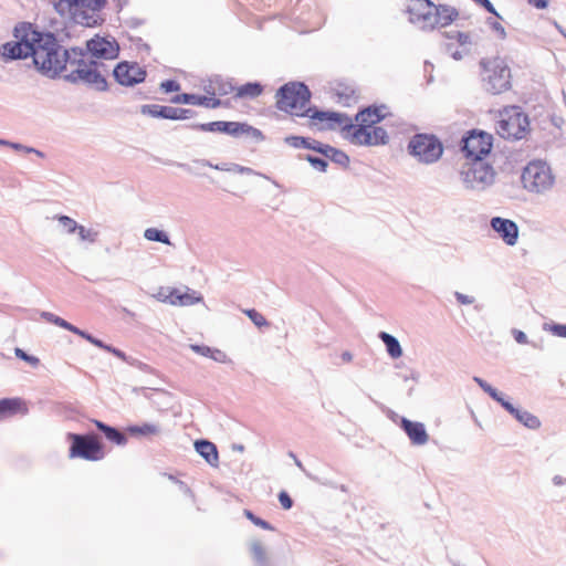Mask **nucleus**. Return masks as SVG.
Here are the masks:
<instances>
[{
    "label": "nucleus",
    "instance_id": "obj_1",
    "mask_svg": "<svg viewBox=\"0 0 566 566\" xmlns=\"http://www.w3.org/2000/svg\"><path fill=\"white\" fill-rule=\"evenodd\" d=\"M406 14L411 24L423 31L447 28L460 17L455 7L436 4L431 0H409Z\"/></svg>",
    "mask_w": 566,
    "mask_h": 566
},
{
    "label": "nucleus",
    "instance_id": "obj_2",
    "mask_svg": "<svg viewBox=\"0 0 566 566\" xmlns=\"http://www.w3.org/2000/svg\"><path fill=\"white\" fill-rule=\"evenodd\" d=\"M318 129L346 128L352 143L356 145L385 144L388 135L385 129H370L366 125L357 123L353 125L350 118L335 112H316L311 116Z\"/></svg>",
    "mask_w": 566,
    "mask_h": 566
},
{
    "label": "nucleus",
    "instance_id": "obj_3",
    "mask_svg": "<svg viewBox=\"0 0 566 566\" xmlns=\"http://www.w3.org/2000/svg\"><path fill=\"white\" fill-rule=\"evenodd\" d=\"M31 56L35 67L49 77L61 74L69 62L67 51L61 46L52 34L39 32Z\"/></svg>",
    "mask_w": 566,
    "mask_h": 566
},
{
    "label": "nucleus",
    "instance_id": "obj_4",
    "mask_svg": "<svg viewBox=\"0 0 566 566\" xmlns=\"http://www.w3.org/2000/svg\"><path fill=\"white\" fill-rule=\"evenodd\" d=\"M276 107L280 111L294 116H311L317 111L312 112L308 107L311 93L306 85L297 82L284 84L276 93Z\"/></svg>",
    "mask_w": 566,
    "mask_h": 566
},
{
    "label": "nucleus",
    "instance_id": "obj_5",
    "mask_svg": "<svg viewBox=\"0 0 566 566\" xmlns=\"http://www.w3.org/2000/svg\"><path fill=\"white\" fill-rule=\"evenodd\" d=\"M528 129V118L517 106L499 112L495 130L504 139H521Z\"/></svg>",
    "mask_w": 566,
    "mask_h": 566
},
{
    "label": "nucleus",
    "instance_id": "obj_6",
    "mask_svg": "<svg viewBox=\"0 0 566 566\" xmlns=\"http://www.w3.org/2000/svg\"><path fill=\"white\" fill-rule=\"evenodd\" d=\"M15 42H7L0 46V55L6 60L24 59L31 55L33 43L39 31L32 24L22 23L14 29Z\"/></svg>",
    "mask_w": 566,
    "mask_h": 566
},
{
    "label": "nucleus",
    "instance_id": "obj_7",
    "mask_svg": "<svg viewBox=\"0 0 566 566\" xmlns=\"http://www.w3.org/2000/svg\"><path fill=\"white\" fill-rule=\"evenodd\" d=\"M483 67L482 77L488 91L492 94H500L511 87V71L507 63L496 56L481 62Z\"/></svg>",
    "mask_w": 566,
    "mask_h": 566
},
{
    "label": "nucleus",
    "instance_id": "obj_8",
    "mask_svg": "<svg viewBox=\"0 0 566 566\" xmlns=\"http://www.w3.org/2000/svg\"><path fill=\"white\" fill-rule=\"evenodd\" d=\"M74 22L84 27H95L101 23V10L106 0H61Z\"/></svg>",
    "mask_w": 566,
    "mask_h": 566
},
{
    "label": "nucleus",
    "instance_id": "obj_9",
    "mask_svg": "<svg viewBox=\"0 0 566 566\" xmlns=\"http://www.w3.org/2000/svg\"><path fill=\"white\" fill-rule=\"evenodd\" d=\"M408 150L418 161L432 164L441 158L443 145L434 135L417 134L410 139Z\"/></svg>",
    "mask_w": 566,
    "mask_h": 566
},
{
    "label": "nucleus",
    "instance_id": "obj_10",
    "mask_svg": "<svg viewBox=\"0 0 566 566\" xmlns=\"http://www.w3.org/2000/svg\"><path fill=\"white\" fill-rule=\"evenodd\" d=\"M522 184L531 192H543L553 186L554 176L546 163L534 160L524 168Z\"/></svg>",
    "mask_w": 566,
    "mask_h": 566
},
{
    "label": "nucleus",
    "instance_id": "obj_11",
    "mask_svg": "<svg viewBox=\"0 0 566 566\" xmlns=\"http://www.w3.org/2000/svg\"><path fill=\"white\" fill-rule=\"evenodd\" d=\"M72 441L70 447V458H81L87 461H98L105 457L103 444L95 434L70 433Z\"/></svg>",
    "mask_w": 566,
    "mask_h": 566
},
{
    "label": "nucleus",
    "instance_id": "obj_12",
    "mask_svg": "<svg viewBox=\"0 0 566 566\" xmlns=\"http://www.w3.org/2000/svg\"><path fill=\"white\" fill-rule=\"evenodd\" d=\"M494 180L493 167L483 161H474L463 171L464 184L473 190H485L494 184Z\"/></svg>",
    "mask_w": 566,
    "mask_h": 566
},
{
    "label": "nucleus",
    "instance_id": "obj_13",
    "mask_svg": "<svg viewBox=\"0 0 566 566\" xmlns=\"http://www.w3.org/2000/svg\"><path fill=\"white\" fill-rule=\"evenodd\" d=\"M492 148V136L484 132L472 130L469 136L463 139L462 150L467 158L474 161H482Z\"/></svg>",
    "mask_w": 566,
    "mask_h": 566
},
{
    "label": "nucleus",
    "instance_id": "obj_14",
    "mask_svg": "<svg viewBox=\"0 0 566 566\" xmlns=\"http://www.w3.org/2000/svg\"><path fill=\"white\" fill-rule=\"evenodd\" d=\"M447 38L452 40L447 50L454 60H462L472 53L475 41L470 32L457 31L453 34L448 33Z\"/></svg>",
    "mask_w": 566,
    "mask_h": 566
},
{
    "label": "nucleus",
    "instance_id": "obj_15",
    "mask_svg": "<svg viewBox=\"0 0 566 566\" xmlns=\"http://www.w3.org/2000/svg\"><path fill=\"white\" fill-rule=\"evenodd\" d=\"M116 81L125 86H132L143 82L146 71L136 62H120L113 71Z\"/></svg>",
    "mask_w": 566,
    "mask_h": 566
},
{
    "label": "nucleus",
    "instance_id": "obj_16",
    "mask_svg": "<svg viewBox=\"0 0 566 566\" xmlns=\"http://www.w3.org/2000/svg\"><path fill=\"white\" fill-rule=\"evenodd\" d=\"M87 50L96 59L112 60L118 55V44L114 40L95 36L87 41Z\"/></svg>",
    "mask_w": 566,
    "mask_h": 566
},
{
    "label": "nucleus",
    "instance_id": "obj_17",
    "mask_svg": "<svg viewBox=\"0 0 566 566\" xmlns=\"http://www.w3.org/2000/svg\"><path fill=\"white\" fill-rule=\"evenodd\" d=\"M491 226L507 245L516 244L518 228L515 222L509 219L495 217L491 220Z\"/></svg>",
    "mask_w": 566,
    "mask_h": 566
},
{
    "label": "nucleus",
    "instance_id": "obj_18",
    "mask_svg": "<svg viewBox=\"0 0 566 566\" xmlns=\"http://www.w3.org/2000/svg\"><path fill=\"white\" fill-rule=\"evenodd\" d=\"M176 104H191L203 106L207 108H217L221 105V101L214 96H200L195 94L182 93L171 99Z\"/></svg>",
    "mask_w": 566,
    "mask_h": 566
},
{
    "label": "nucleus",
    "instance_id": "obj_19",
    "mask_svg": "<svg viewBox=\"0 0 566 566\" xmlns=\"http://www.w3.org/2000/svg\"><path fill=\"white\" fill-rule=\"evenodd\" d=\"M331 93L337 98V102L349 104L353 101L357 99V90L356 87L343 80L334 81L331 84Z\"/></svg>",
    "mask_w": 566,
    "mask_h": 566
},
{
    "label": "nucleus",
    "instance_id": "obj_20",
    "mask_svg": "<svg viewBox=\"0 0 566 566\" xmlns=\"http://www.w3.org/2000/svg\"><path fill=\"white\" fill-rule=\"evenodd\" d=\"M223 134H228L234 137H238L240 135H248L251 136L254 139H263V135L261 130L258 128L252 127L251 125L247 123H239V122H224L222 124Z\"/></svg>",
    "mask_w": 566,
    "mask_h": 566
},
{
    "label": "nucleus",
    "instance_id": "obj_21",
    "mask_svg": "<svg viewBox=\"0 0 566 566\" xmlns=\"http://www.w3.org/2000/svg\"><path fill=\"white\" fill-rule=\"evenodd\" d=\"M401 428L405 430L413 444H424L429 439L424 426L421 422H415L402 418Z\"/></svg>",
    "mask_w": 566,
    "mask_h": 566
},
{
    "label": "nucleus",
    "instance_id": "obj_22",
    "mask_svg": "<svg viewBox=\"0 0 566 566\" xmlns=\"http://www.w3.org/2000/svg\"><path fill=\"white\" fill-rule=\"evenodd\" d=\"M28 406L21 398H4L0 400V420L15 415H25Z\"/></svg>",
    "mask_w": 566,
    "mask_h": 566
},
{
    "label": "nucleus",
    "instance_id": "obj_23",
    "mask_svg": "<svg viewBox=\"0 0 566 566\" xmlns=\"http://www.w3.org/2000/svg\"><path fill=\"white\" fill-rule=\"evenodd\" d=\"M69 77L72 81L81 80L87 83H95L102 85V87L105 85V80L98 73L88 69L86 64L78 63L77 67L72 71Z\"/></svg>",
    "mask_w": 566,
    "mask_h": 566
},
{
    "label": "nucleus",
    "instance_id": "obj_24",
    "mask_svg": "<svg viewBox=\"0 0 566 566\" xmlns=\"http://www.w3.org/2000/svg\"><path fill=\"white\" fill-rule=\"evenodd\" d=\"M169 304L175 306H188L200 301L196 293H189L188 291H181L179 289H169Z\"/></svg>",
    "mask_w": 566,
    "mask_h": 566
},
{
    "label": "nucleus",
    "instance_id": "obj_25",
    "mask_svg": "<svg viewBox=\"0 0 566 566\" xmlns=\"http://www.w3.org/2000/svg\"><path fill=\"white\" fill-rule=\"evenodd\" d=\"M382 118L380 111L377 107H368L356 115V122L370 129H382L381 127L376 126Z\"/></svg>",
    "mask_w": 566,
    "mask_h": 566
},
{
    "label": "nucleus",
    "instance_id": "obj_26",
    "mask_svg": "<svg viewBox=\"0 0 566 566\" xmlns=\"http://www.w3.org/2000/svg\"><path fill=\"white\" fill-rule=\"evenodd\" d=\"M502 406L512 415L515 416V418L521 421L525 427L530 429H536L541 426V422L537 417L533 416L532 413L527 411H521L518 409H515L510 402H502Z\"/></svg>",
    "mask_w": 566,
    "mask_h": 566
},
{
    "label": "nucleus",
    "instance_id": "obj_27",
    "mask_svg": "<svg viewBox=\"0 0 566 566\" xmlns=\"http://www.w3.org/2000/svg\"><path fill=\"white\" fill-rule=\"evenodd\" d=\"M197 452L206 459V461L210 464H216L218 462V450L217 447L207 440L197 441L196 444Z\"/></svg>",
    "mask_w": 566,
    "mask_h": 566
},
{
    "label": "nucleus",
    "instance_id": "obj_28",
    "mask_svg": "<svg viewBox=\"0 0 566 566\" xmlns=\"http://www.w3.org/2000/svg\"><path fill=\"white\" fill-rule=\"evenodd\" d=\"M94 423H95V426H96V428L98 430L104 432L105 437L109 441H112V442H114V443H116L118 446L126 444V442H127L126 436L124 433H122L120 431H118L117 429H115L113 427H109V426H107V424H105V423H103L102 421H98V420H94Z\"/></svg>",
    "mask_w": 566,
    "mask_h": 566
},
{
    "label": "nucleus",
    "instance_id": "obj_29",
    "mask_svg": "<svg viewBox=\"0 0 566 566\" xmlns=\"http://www.w3.org/2000/svg\"><path fill=\"white\" fill-rule=\"evenodd\" d=\"M263 92L260 83H247L234 88L235 98H255Z\"/></svg>",
    "mask_w": 566,
    "mask_h": 566
},
{
    "label": "nucleus",
    "instance_id": "obj_30",
    "mask_svg": "<svg viewBox=\"0 0 566 566\" xmlns=\"http://www.w3.org/2000/svg\"><path fill=\"white\" fill-rule=\"evenodd\" d=\"M142 113L151 117H163L167 119H172L175 114L174 107L161 105H144L142 106Z\"/></svg>",
    "mask_w": 566,
    "mask_h": 566
},
{
    "label": "nucleus",
    "instance_id": "obj_31",
    "mask_svg": "<svg viewBox=\"0 0 566 566\" xmlns=\"http://www.w3.org/2000/svg\"><path fill=\"white\" fill-rule=\"evenodd\" d=\"M379 337L385 343L387 352L392 358H399L402 355L400 344L394 336L386 332H381Z\"/></svg>",
    "mask_w": 566,
    "mask_h": 566
},
{
    "label": "nucleus",
    "instance_id": "obj_32",
    "mask_svg": "<svg viewBox=\"0 0 566 566\" xmlns=\"http://www.w3.org/2000/svg\"><path fill=\"white\" fill-rule=\"evenodd\" d=\"M251 555L253 560L260 566H266L269 563L266 549L260 542H254L251 545Z\"/></svg>",
    "mask_w": 566,
    "mask_h": 566
},
{
    "label": "nucleus",
    "instance_id": "obj_33",
    "mask_svg": "<svg viewBox=\"0 0 566 566\" xmlns=\"http://www.w3.org/2000/svg\"><path fill=\"white\" fill-rule=\"evenodd\" d=\"M325 157L332 159L335 163H338L340 165H347L349 163L348 156L337 150L336 148L332 146H324Z\"/></svg>",
    "mask_w": 566,
    "mask_h": 566
},
{
    "label": "nucleus",
    "instance_id": "obj_34",
    "mask_svg": "<svg viewBox=\"0 0 566 566\" xmlns=\"http://www.w3.org/2000/svg\"><path fill=\"white\" fill-rule=\"evenodd\" d=\"M128 431L133 434L154 436L159 433V428L155 424L144 423L142 426L129 427Z\"/></svg>",
    "mask_w": 566,
    "mask_h": 566
},
{
    "label": "nucleus",
    "instance_id": "obj_35",
    "mask_svg": "<svg viewBox=\"0 0 566 566\" xmlns=\"http://www.w3.org/2000/svg\"><path fill=\"white\" fill-rule=\"evenodd\" d=\"M144 237L149 241H157L165 244H170L169 238L156 228H148L144 232Z\"/></svg>",
    "mask_w": 566,
    "mask_h": 566
},
{
    "label": "nucleus",
    "instance_id": "obj_36",
    "mask_svg": "<svg viewBox=\"0 0 566 566\" xmlns=\"http://www.w3.org/2000/svg\"><path fill=\"white\" fill-rule=\"evenodd\" d=\"M223 120L211 122L206 124L196 125V128L202 132H211V133H223L222 124Z\"/></svg>",
    "mask_w": 566,
    "mask_h": 566
},
{
    "label": "nucleus",
    "instance_id": "obj_37",
    "mask_svg": "<svg viewBox=\"0 0 566 566\" xmlns=\"http://www.w3.org/2000/svg\"><path fill=\"white\" fill-rule=\"evenodd\" d=\"M244 515L256 526H260L263 530L273 531V526L270 525L266 521L255 516L251 511L245 510Z\"/></svg>",
    "mask_w": 566,
    "mask_h": 566
},
{
    "label": "nucleus",
    "instance_id": "obj_38",
    "mask_svg": "<svg viewBox=\"0 0 566 566\" xmlns=\"http://www.w3.org/2000/svg\"><path fill=\"white\" fill-rule=\"evenodd\" d=\"M245 314L250 317V319L259 327L266 326L268 322L265 317L255 310H248Z\"/></svg>",
    "mask_w": 566,
    "mask_h": 566
},
{
    "label": "nucleus",
    "instance_id": "obj_39",
    "mask_svg": "<svg viewBox=\"0 0 566 566\" xmlns=\"http://www.w3.org/2000/svg\"><path fill=\"white\" fill-rule=\"evenodd\" d=\"M286 143L295 148H307L308 138L301 136H291L286 138Z\"/></svg>",
    "mask_w": 566,
    "mask_h": 566
},
{
    "label": "nucleus",
    "instance_id": "obj_40",
    "mask_svg": "<svg viewBox=\"0 0 566 566\" xmlns=\"http://www.w3.org/2000/svg\"><path fill=\"white\" fill-rule=\"evenodd\" d=\"M59 221L66 229V231L69 233L75 232L78 227L77 223L67 216L59 217Z\"/></svg>",
    "mask_w": 566,
    "mask_h": 566
},
{
    "label": "nucleus",
    "instance_id": "obj_41",
    "mask_svg": "<svg viewBox=\"0 0 566 566\" xmlns=\"http://www.w3.org/2000/svg\"><path fill=\"white\" fill-rule=\"evenodd\" d=\"M76 231H78V235L84 241L94 242L96 239V232L93 230L85 229L83 226H78Z\"/></svg>",
    "mask_w": 566,
    "mask_h": 566
},
{
    "label": "nucleus",
    "instance_id": "obj_42",
    "mask_svg": "<svg viewBox=\"0 0 566 566\" xmlns=\"http://www.w3.org/2000/svg\"><path fill=\"white\" fill-rule=\"evenodd\" d=\"M174 117L172 119H188L192 117L193 111L187 108H176L174 107Z\"/></svg>",
    "mask_w": 566,
    "mask_h": 566
},
{
    "label": "nucleus",
    "instance_id": "obj_43",
    "mask_svg": "<svg viewBox=\"0 0 566 566\" xmlns=\"http://www.w3.org/2000/svg\"><path fill=\"white\" fill-rule=\"evenodd\" d=\"M160 86L166 93L178 92L180 90V84L174 80H167L163 82Z\"/></svg>",
    "mask_w": 566,
    "mask_h": 566
},
{
    "label": "nucleus",
    "instance_id": "obj_44",
    "mask_svg": "<svg viewBox=\"0 0 566 566\" xmlns=\"http://www.w3.org/2000/svg\"><path fill=\"white\" fill-rule=\"evenodd\" d=\"M279 501H280L281 506L284 510H290L293 505V501H292L291 496L285 491H281L279 493Z\"/></svg>",
    "mask_w": 566,
    "mask_h": 566
},
{
    "label": "nucleus",
    "instance_id": "obj_45",
    "mask_svg": "<svg viewBox=\"0 0 566 566\" xmlns=\"http://www.w3.org/2000/svg\"><path fill=\"white\" fill-rule=\"evenodd\" d=\"M53 324L56 325V326H60V327H62L64 329H67V331L72 332V333L77 332V327L76 326L72 325L71 323H69L67 321H65V319H63V318H61L59 316L54 317Z\"/></svg>",
    "mask_w": 566,
    "mask_h": 566
},
{
    "label": "nucleus",
    "instance_id": "obj_46",
    "mask_svg": "<svg viewBox=\"0 0 566 566\" xmlns=\"http://www.w3.org/2000/svg\"><path fill=\"white\" fill-rule=\"evenodd\" d=\"M490 27L496 33L499 39L503 40L506 38V31L499 21H491Z\"/></svg>",
    "mask_w": 566,
    "mask_h": 566
},
{
    "label": "nucleus",
    "instance_id": "obj_47",
    "mask_svg": "<svg viewBox=\"0 0 566 566\" xmlns=\"http://www.w3.org/2000/svg\"><path fill=\"white\" fill-rule=\"evenodd\" d=\"M306 159L316 168H318L319 170L324 171L326 166H327V163L324 160V159H321V158H316V157H312V156H307Z\"/></svg>",
    "mask_w": 566,
    "mask_h": 566
},
{
    "label": "nucleus",
    "instance_id": "obj_48",
    "mask_svg": "<svg viewBox=\"0 0 566 566\" xmlns=\"http://www.w3.org/2000/svg\"><path fill=\"white\" fill-rule=\"evenodd\" d=\"M169 289L170 287H160L156 294V297L158 301L163 302V303H168L169 304Z\"/></svg>",
    "mask_w": 566,
    "mask_h": 566
},
{
    "label": "nucleus",
    "instance_id": "obj_49",
    "mask_svg": "<svg viewBox=\"0 0 566 566\" xmlns=\"http://www.w3.org/2000/svg\"><path fill=\"white\" fill-rule=\"evenodd\" d=\"M15 355H17V357H19V358H21V359H23V360H25V361H29V363H31V364H33V365H35V364H38V363H39V359H38L36 357H32V356L27 355V354H25L22 349H20V348H17V349H15Z\"/></svg>",
    "mask_w": 566,
    "mask_h": 566
},
{
    "label": "nucleus",
    "instance_id": "obj_50",
    "mask_svg": "<svg viewBox=\"0 0 566 566\" xmlns=\"http://www.w3.org/2000/svg\"><path fill=\"white\" fill-rule=\"evenodd\" d=\"M324 146H325L324 144H322V143L317 142V140L308 139L307 148L308 149H313L315 151H318V153H321V154H323L325 156Z\"/></svg>",
    "mask_w": 566,
    "mask_h": 566
},
{
    "label": "nucleus",
    "instance_id": "obj_51",
    "mask_svg": "<svg viewBox=\"0 0 566 566\" xmlns=\"http://www.w3.org/2000/svg\"><path fill=\"white\" fill-rule=\"evenodd\" d=\"M513 335H514V338L515 340L518 343V344H526L528 340H527V336L525 335V333H523L522 331H518V329H514L513 331Z\"/></svg>",
    "mask_w": 566,
    "mask_h": 566
},
{
    "label": "nucleus",
    "instance_id": "obj_52",
    "mask_svg": "<svg viewBox=\"0 0 566 566\" xmlns=\"http://www.w3.org/2000/svg\"><path fill=\"white\" fill-rule=\"evenodd\" d=\"M74 334L81 336L82 338L86 339L87 342H90L93 345H94V342L97 339V338L93 337L92 335L87 334L86 332L81 331L80 328H77V332H74Z\"/></svg>",
    "mask_w": 566,
    "mask_h": 566
},
{
    "label": "nucleus",
    "instance_id": "obj_53",
    "mask_svg": "<svg viewBox=\"0 0 566 566\" xmlns=\"http://www.w3.org/2000/svg\"><path fill=\"white\" fill-rule=\"evenodd\" d=\"M74 334L81 336L82 338L86 339L87 342H90L93 345H94V342L97 339V338L93 337L92 335L87 334L86 332L81 331L80 328H77V332H74Z\"/></svg>",
    "mask_w": 566,
    "mask_h": 566
},
{
    "label": "nucleus",
    "instance_id": "obj_54",
    "mask_svg": "<svg viewBox=\"0 0 566 566\" xmlns=\"http://www.w3.org/2000/svg\"><path fill=\"white\" fill-rule=\"evenodd\" d=\"M528 2L537 9H545L548 6V0H528Z\"/></svg>",
    "mask_w": 566,
    "mask_h": 566
},
{
    "label": "nucleus",
    "instance_id": "obj_55",
    "mask_svg": "<svg viewBox=\"0 0 566 566\" xmlns=\"http://www.w3.org/2000/svg\"><path fill=\"white\" fill-rule=\"evenodd\" d=\"M483 8H485L490 13L499 15L494 6L489 0H482L480 3Z\"/></svg>",
    "mask_w": 566,
    "mask_h": 566
},
{
    "label": "nucleus",
    "instance_id": "obj_56",
    "mask_svg": "<svg viewBox=\"0 0 566 566\" xmlns=\"http://www.w3.org/2000/svg\"><path fill=\"white\" fill-rule=\"evenodd\" d=\"M486 392L493 398L495 399L496 401H499L501 405L502 402H505L499 395H497V391L492 388V387H488V390Z\"/></svg>",
    "mask_w": 566,
    "mask_h": 566
},
{
    "label": "nucleus",
    "instance_id": "obj_57",
    "mask_svg": "<svg viewBox=\"0 0 566 566\" xmlns=\"http://www.w3.org/2000/svg\"><path fill=\"white\" fill-rule=\"evenodd\" d=\"M486 392L493 398L495 399L496 401H499L501 405L502 402H505L499 395H497V391L492 388V387H488V390Z\"/></svg>",
    "mask_w": 566,
    "mask_h": 566
},
{
    "label": "nucleus",
    "instance_id": "obj_58",
    "mask_svg": "<svg viewBox=\"0 0 566 566\" xmlns=\"http://www.w3.org/2000/svg\"><path fill=\"white\" fill-rule=\"evenodd\" d=\"M554 331L558 336L566 337V325H556Z\"/></svg>",
    "mask_w": 566,
    "mask_h": 566
},
{
    "label": "nucleus",
    "instance_id": "obj_59",
    "mask_svg": "<svg viewBox=\"0 0 566 566\" xmlns=\"http://www.w3.org/2000/svg\"><path fill=\"white\" fill-rule=\"evenodd\" d=\"M457 298L462 304H469L472 302L468 296L460 294V293H457Z\"/></svg>",
    "mask_w": 566,
    "mask_h": 566
},
{
    "label": "nucleus",
    "instance_id": "obj_60",
    "mask_svg": "<svg viewBox=\"0 0 566 566\" xmlns=\"http://www.w3.org/2000/svg\"><path fill=\"white\" fill-rule=\"evenodd\" d=\"M42 317L45 318L48 322L53 323L54 317L57 316L49 312H43Z\"/></svg>",
    "mask_w": 566,
    "mask_h": 566
},
{
    "label": "nucleus",
    "instance_id": "obj_61",
    "mask_svg": "<svg viewBox=\"0 0 566 566\" xmlns=\"http://www.w3.org/2000/svg\"><path fill=\"white\" fill-rule=\"evenodd\" d=\"M94 345H95V346H97V347H99V348H103V349H105V350H111V346H108V345L104 344V343H103L102 340H99V339H96V340L94 342Z\"/></svg>",
    "mask_w": 566,
    "mask_h": 566
},
{
    "label": "nucleus",
    "instance_id": "obj_62",
    "mask_svg": "<svg viewBox=\"0 0 566 566\" xmlns=\"http://www.w3.org/2000/svg\"><path fill=\"white\" fill-rule=\"evenodd\" d=\"M475 381H478V384L481 386V388L486 392L488 390V387H491L489 384H486L485 381L479 379V378H475Z\"/></svg>",
    "mask_w": 566,
    "mask_h": 566
},
{
    "label": "nucleus",
    "instance_id": "obj_63",
    "mask_svg": "<svg viewBox=\"0 0 566 566\" xmlns=\"http://www.w3.org/2000/svg\"><path fill=\"white\" fill-rule=\"evenodd\" d=\"M108 352L114 354L115 356H117L119 358H124V354L120 350H118V349H116L114 347H111V350H108Z\"/></svg>",
    "mask_w": 566,
    "mask_h": 566
},
{
    "label": "nucleus",
    "instance_id": "obj_64",
    "mask_svg": "<svg viewBox=\"0 0 566 566\" xmlns=\"http://www.w3.org/2000/svg\"><path fill=\"white\" fill-rule=\"evenodd\" d=\"M473 1L476 2V3H481L482 0H473Z\"/></svg>",
    "mask_w": 566,
    "mask_h": 566
}]
</instances>
